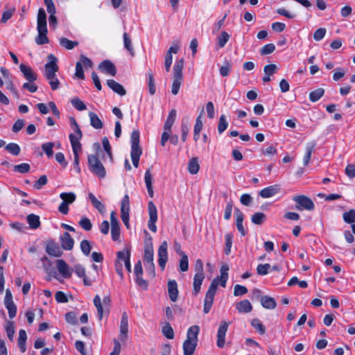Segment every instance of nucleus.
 Here are the masks:
<instances>
[{
  "mask_svg": "<svg viewBox=\"0 0 355 355\" xmlns=\"http://www.w3.org/2000/svg\"><path fill=\"white\" fill-rule=\"evenodd\" d=\"M228 265L226 263L223 264L220 269V275L212 280L204 300L203 311L205 313H208L212 306L218 286L220 285L222 287L226 286V283L228 279Z\"/></svg>",
  "mask_w": 355,
  "mask_h": 355,
  "instance_id": "nucleus-1",
  "label": "nucleus"
},
{
  "mask_svg": "<svg viewBox=\"0 0 355 355\" xmlns=\"http://www.w3.org/2000/svg\"><path fill=\"white\" fill-rule=\"evenodd\" d=\"M48 59L49 62L44 66V76L49 81L51 89L56 90L60 86V81L56 77V72L59 69L57 64L58 59L53 54L49 55Z\"/></svg>",
  "mask_w": 355,
  "mask_h": 355,
  "instance_id": "nucleus-2",
  "label": "nucleus"
},
{
  "mask_svg": "<svg viewBox=\"0 0 355 355\" xmlns=\"http://www.w3.org/2000/svg\"><path fill=\"white\" fill-rule=\"evenodd\" d=\"M37 35L35 37V43L37 45L48 44L49 40L47 37L48 29L46 24V14L44 8H40L38 10L37 17Z\"/></svg>",
  "mask_w": 355,
  "mask_h": 355,
  "instance_id": "nucleus-3",
  "label": "nucleus"
},
{
  "mask_svg": "<svg viewBox=\"0 0 355 355\" xmlns=\"http://www.w3.org/2000/svg\"><path fill=\"white\" fill-rule=\"evenodd\" d=\"M199 327H191L187 331V339L183 343L184 355H193L197 346Z\"/></svg>",
  "mask_w": 355,
  "mask_h": 355,
  "instance_id": "nucleus-4",
  "label": "nucleus"
},
{
  "mask_svg": "<svg viewBox=\"0 0 355 355\" xmlns=\"http://www.w3.org/2000/svg\"><path fill=\"white\" fill-rule=\"evenodd\" d=\"M87 159L90 171L99 178H104L106 175V171L98 158L96 155H89Z\"/></svg>",
  "mask_w": 355,
  "mask_h": 355,
  "instance_id": "nucleus-5",
  "label": "nucleus"
},
{
  "mask_svg": "<svg viewBox=\"0 0 355 355\" xmlns=\"http://www.w3.org/2000/svg\"><path fill=\"white\" fill-rule=\"evenodd\" d=\"M62 202L58 207V211L67 215L69 213V205L72 204L76 199V195L73 192H63L60 194Z\"/></svg>",
  "mask_w": 355,
  "mask_h": 355,
  "instance_id": "nucleus-6",
  "label": "nucleus"
},
{
  "mask_svg": "<svg viewBox=\"0 0 355 355\" xmlns=\"http://www.w3.org/2000/svg\"><path fill=\"white\" fill-rule=\"evenodd\" d=\"M293 200L296 202L295 209L300 211L303 209L311 211L315 207L311 199L304 195L295 196Z\"/></svg>",
  "mask_w": 355,
  "mask_h": 355,
  "instance_id": "nucleus-7",
  "label": "nucleus"
},
{
  "mask_svg": "<svg viewBox=\"0 0 355 355\" xmlns=\"http://www.w3.org/2000/svg\"><path fill=\"white\" fill-rule=\"evenodd\" d=\"M148 211L149 214L148 227L153 232H156L157 227L155 223L157 220V210L155 205L152 201L148 203Z\"/></svg>",
  "mask_w": 355,
  "mask_h": 355,
  "instance_id": "nucleus-8",
  "label": "nucleus"
},
{
  "mask_svg": "<svg viewBox=\"0 0 355 355\" xmlns=\"http://www.w3.org/2000/svg\"><path fill=\"white\" fill-rule=\"evenodd\" d=\"M229 324L225 321H222L217 331V347L223 348L225 344V336L227 331Z\"/></svg>",
  "mask_w": 355,
  "mask_h": 355,
  "instance_id": "nucleus-9",
  "label": "nucleus"
},
{
  "mask_svg": "<svg viewBox=\"0 0 355 355\" xmlns=\"http://www.w3.org/2000/svg\"><path fill=\"white\" fill-rule=\"evenodd\" d=\"M130 248H126L125 251H119L116 254V262H120L121 261H123L125 269L128 272H131L132 271L130 263Z\"/></svg>",
  "mask_w": 355,
  "mask_h": 355,
  "instance_id": "nucleus-10",
  "label": "nucleus"
},
{
  "mask_svg": "<svg viewBox=\"0 0 355 355\" xmlns=\"http://www.w3.org/2000/svg\"><path fill=\"white\" fill-rule=\"evenodd\" d=\"M98 68L102 73L112 76H116L117 72L114 64L110 60H105L100 62L98 66Z\"/></svg>",
  "mask_w": 355,
  "mask_h": 355,
  "instance_id": "nucleus-11",
  "label": "nucleus"
},
{
  "mask_svg": "<svg viewBox=\"0 0 355 355\" xmlns=\"http://www.w3.org/2000/svg\"><path fill=\"white\" fill-rule=\"evenodd\" d=\"M71 125L74 130V133H71L69 136L70 143H80V140L83 137L82 131L76 122V119L73 117H71L70 119Z\"/></svg>",
  "mask_w": 355,
  "mask_h": 355,
  "instance_id": "nucleus-12",
  "label": "nucleus"
},
{
  "mask_svg": "<svg viewBox=\"0 0 355 355\" xmlns=\"http://www.w3.org/2000/svg\"><path fill=\"white\" fill-rule=\"evenodd\" d=\"M168 244L166 241H163L158 249V263L160 268L164 270L168 260Z\"/></svg>",
  "mask_w": 355,
  "mask_h": 355,
  "instance_id": "nucleus-13",
  "label": "nucleus"
},
{
  "mask_svg": "<svg viewBox=\"0 0 355 355\" xmlns=\"http://www.w3.org/2000/svg\"><path fill=\"white\" fill-rule=\"evenodd\" d=\"M153 243L151 242V239H150V242L148 243H146L144 248V265L148 266L149 268H153Z\"/></svg>",
  "mask_w": 355,
  "mask_h": 355,
  "instance_id": "nucleus-14",
  "label": "nucleus"
},
{
  "mask_svg": "<svg viewBox=\"0 0 355 355\" xmlns=\"http://www.w3.org/2000/svg\"><path fill=\"white\" fill-rule=\"evenodd\" d=\"M73 154V166L77 173H80V167L79 166V153L82 152V145L80 143L72 142L71 144Z\"/></svg>",
  "mask_w": 355,
  "mask_h": 355,
  "instance_id": "nucleus-15",
  "label": "nucleus"
},
{
  "mask_svg": "<svg viewBox=\"0 0 355 355\" xmlns=\"http://www.w3.org/2000/svg\"><path fill=\"white\" fill-rule=\"evenodd\" d=\"M56 266L60 274L64 278H69L72 275L73 270L69 268L66 261L63 259H58Z\"/></svg>",
  "mask_w": 355,
  "mask_h": 355,
  "instance_id": "nucleus-16",
  "label": "nucleus"
},
{
  "mask_svg": "<svg viewBox=\"0 0 355 355\" xmlns=\"http://www.w3.org/2000/svg\"><path fill=\"white\" fill-rule=\"evenodd\" d=\"M128 317L126 312H123L120 322V340L124 341L128 338Z\"/></svg>",
  "mask_w": 355,
  "mask_h": 355,
  "instance_id": "nucleus-17",
  "label": "nucleus"
},
{
  "mask_svg": "<svg viewBox=\"0 0 355 355\" xmlns=\"http://www.w3.org/2000/svg\"><path fill=\"white\" fill-rule=\"evenodd\" d=\"M46 252L49 255L55 257H61L62 254V252L58 245L54 241H50L47 243L46 246Z\"/></svg>",
  "mask_w": 355,
  "mask_h": 355,
  "instance_id": "nucleus-18",
  "label": "nucleus"
},
{
  "mask_svg": "<svg viewBox=\"0 0 355 355\" xmlns=\"http://www.w3.org/2000/svg\"><path fill=\"white\" fill-rule=\"evenodd\" d=\"M19 69L24 78L28 82L33 83L37 80V74L35 73L30 67L21 64L19 65Z\"/></svg>",
  "mask_w": 355,
  "mask_h": 355,
  "instance_id": "nucleus-19",
  "label": "nucleus"
},
{
  "mask_svg": "<svg viewBox=\"0 0 355 355\" xmlns=\"http://www.w3.org/2000/svg\"><path fill=\"white\" fill-rule=\"evenodd\" d=\"M62 248L65 250H71L73 248L74 240L68 232H64L60 236Z\"/></svg>",
  "mask_w": 355,
  "mask_h": 355,
  "instance_id": "nucleus-20",
  "label": "nucleus"
},
{
  "mask_svg": "<svg viewBox=\"0 0 355 355\" xmlns=\"http://www.w3.org/2000/svg\"><path fill=\"white\" fill-rule=\"evenodd\" d=\"M279 186L278 184H275L269 186L259 191V196L263 198H268L276 195L279 192Z\"/></svg>",
  "mask_w": 355,
  "mask_h": 355,
  "instance_id": "nucleus-21",
  "label": "nucleus"
},
{
  "mask_svg": "<svg viewBox=\"0 0 355 355\" xmlns=\"http://www.w3.org/2000/svg\"><path fill=\"white\" fill-rule=\"evenodd\" d=\"M168 292L170 300L176 302L178 297V284L175 280H169L168 282Z\"/></svg>",
  "mask_w": 355,
  "mask_h": 355,
  "instance_id": "nucleus-22",
  "label": "nucleus"
},
{
  "mask_svg": "<svg viewBox=\"0 0 355 355\" xmlns=\"http://www.w3.org/2000/svg\"><path fill=\"white\" fill-rule=\"evenodd\" d=\"M107 86L115 93L123 96L126 94V91L122 85L114 80L110 79L107 80Z\"/></svg>",
  "mask_w": 355,
  "mask_h": 355,
  "instance_id": "nucleus-23",
  "label": "nucleus"
},
{
  "mask_svg": "<svg viewBox=\"0 0 355 355\" xmlns=\"http://www.w3.org/2000/svg\"><path fill=\"white\" fill-rule=\"evenodd\" d=\"M73 270L78 277L83 279V283L85 286H91L93 282L86 277L85 269L82 265H75Z\"/></svg>",
  "mask_w": 355,
  "mask_h": 355,
  "instance_id": "nucleus-24",
  "label": "nucleus"
},
{
  "mask_svg": "<svg viewBox=\"0 0 355 355\" xmlns=\"http://www.w3.org/2000/svg\"><path fill=\"white\" fill-rule=\"evenodd\" d=\"M139 131L136 130H133L131 133L130 142H131V151L142 150L139 146Z\"/></svg>",
  "mask_w": 355,
  "mask_h": 355,
  "instance_id": "nucleus-25",
  "label": "nucleus"
},
{
  "mask_svg": "<svg viewBox=\"0 0 355 355\" xmlns=\"http://www.w3.org/2000/svg\"><path fill=\"white\" fill-rule=\"evenodd\" d=\"M144 180L149 196L150 198H153L154 192L153 189V175L150 168H148L145 172Z\"/></svg>",
  "mask_w": 355,
  "mask_h": 355,
  "instance_id": "nucleus-26",
  "label": "nucleus"
},
{
  "mask_svg": "<svg viewBox=\"0 0 355 355\" xmlns=\"http://www.w3.org/2000/svg\"><path fill=\"white\" fill-rule=\"evenodd\" d=\"M260 302L262 306L267 309H274L277 306L275 300L267 295L261 297Z\"/></svg>",
  "mask_w": 355,
  "mask_h": 355,
  "instance_id": "nucleus-27",
  "label": "nucleus"
},
{
  "mask_svg": "<svg viewBox=\"0 0 355 355\" xmlns=\"http://www.w3.org/2000/svg\"><path fill=\"white\" fill-rule=\"evenodd\" d=\"M102 144L106 153V155L103 156V161H105L106 158L107 157L111 162H112V148L110 144L109 139L107 137H104L103 138Z\"/></svg>",
  "mask_w": 355,
  "mask_h": 355,
  "instance_id": "nucleus-28",
  "label": "nucleus"
},
{
  "mask_svg": "<svg viewBox=\"0 0 355 355\" xmlns=\"http://www.w3.org/2000/svg\"><path fill=\"white\" fill-rule=\"evenodd\" d=\"M236 306L239 313H249L252 310V306L248 300L239 302Z\"/></svg>",
  "mask_w": 355,
  "mask_h": 355,
  "instance_id": "nucleus-29",
  "label": "nucleus"
},
{
  "mask_svg": "<svg viewBox=\"0 0 355 355\" xmlns=\"http://www.w3.org/2000/svg\"><path fill=\"white\" fill-rule=\"evenodd\" d=\"M59 43L61 46L67 50H71L79 44L78 42L69 40L67 37H60L59 39Z\"/></svg>",
  "mask_w": 355,
  "mask_h": 355,
  "instance_id": "nucleus-30",
  "label": "nucleus"
},
{
  "mask_svg": "<svg viewBox=\"0 0 355 355\" xmlns=\"http://www.w3.org/2000/svg\"><path fill=\"white\" fill-rule=\"evenodd\" d=\"M88 198L91 201L93 207H95L99 212L103 213L105 211V205L101 202H100L92 193H89L88 194Z\"/></svg>",
  "mask_w": 355,
  "mask_h": 355,
  "instance_id": "nucleus-31",
  "label": "nucleus"
},
{
  "mask_svg": "<svg viewBox=\"0 0 355 355\" xmlns=\"http://www.w3.org/2000/svg\"><path fill=\"white\" fill-rule=\"evenodd\" d=\"M316 144L311 142L307 144L306 147V153L303 158L304 166H307L311 157V154L315 147Z\"/></svg>",
  "mask_w": 355,
  "mask_h": 355,
  "instance_id": "nucleus-32",
  "label": "nucleus"
},
{
  "mask_svg": "<svg viewBox=\"0 0 355 355\" xmlns=\"http://www.w3.org/2000/svg\"><path fill=\"white\" fill-rule=\"evenodd\" d=\"M89 116L90 119V125L95 129H101L103 126L102 121L98 115L94 112H89Z\"/></svg>",
  "mask_w": 355,
  "mask_h": 355,
  "instance_id": "nucleus-33",
  "label": "nucleus"
},
{
  "mask_svg": "<svg viewBox=\"0 0 355 355\" xmlns=\"http://www.w3.org/2000/svg\"><path fill=\"white\" fill-rule=\"evenodd\" d=\"M27 222L31 229L35 230L40 226V217L34 214L27 216Z\"/></svg>",
  "mask_w": 355,
  "mask_h": 355,
  "instance_id": "nucleus-34",
  "label": "nucleus"
},
{
  "mask_svg": "<svg viewBox=\"0 0 355 355\" xmlns=\"http://www.w3.org/2000/svg\"><path fill=\"white\" fill-rule=\"evenodd\" d=\"M176 116V111L175 110H172L167 117V119L164 123V130L171 131V127L175 121Z\"/></svg>",
  "mask_w": 355,
  "mask_h": 355,
  "instance_id": "nucleus-35",
  "label": "nucleus"
},
{
  "mask_svg": "<svg viewBox=\"0 0 355 355\" xmlns=\"http://www.w3.org/2000/svg\"><path fill=\"white\" fill-rule=\"evenodd\" d=\"M232 68V64L228 60H225L223 64L219 69L220 75L223 77L229 76Z\"/></svg>",
  "mask_w": 355,
  "mask_h": 355,
  "instance_id": "nucleus-36",
  "label": "nucleus"
},
{
  "mask_svg": "<svg viewBox=\"0 0 355 355\" xmlns=\"http://www.w3.org/2000/svg\"><path fill=\"white\" fill-rule=\"evenodd\" d=\"M124 48L128 51V52L133 55L134 49L132 44V40L130 35L126 33L123 34Z\"/></svg>",
  "mask_w": 355,
  "mask_h": 355,
  "instance_id": "nucleus-37",
  "label": "nucleus"
},
{
  "mask_svg": "<svg viewBox=\"0 0 355 355\" xmlns=\"http://www.w3.org/2000/svg\"><path fill=\"white\" fill-rule=\"evenodd\" d=\"M230 35L225 32L222 31L220 34L217 37V44L219 48H223L228 40H230Z\"/></svg>",
  "mask_w": 355,
  "mask_h": 355,
  "instance_id": "nucleus-38",
  "label": "nucleus"
},
{
  "mask_svg": "<svg viewBox=\"0 0 355 355\" xmlns=\"http://www.w3.org/2000/svg\"><path fill=\"white\" fill-rule=\"evenodd\" d=\"M146 76L149 94L150 95H154L156 92V87L153 74L151 72H148L147 73Z\"/></svg>",
  "mask_w": 355,
  "mask_h": 355,
  "instance_id": "nucleus-39",
  "label": "nucleus"
},
{
  "mask_svg": "<svg viewBox=\"0 0 355 355\" xmlns=\"http://www.w3.org/2000/svg\"><path fill=\"white\" fill-rule=\"evenodd\" d=\"M251 325L259 334L263 335L266 333V327L259 319L254 318L252 320Z\"/></svg>",
  "mask_w": 355,
  "mask_h": 355,
  "instance_id": "nucleus-40",
  "label": "nucleus"
},
{
  "mask_svg": "<svg viewBox=\"0 0 355 355\" xmlns=\"http://www.w3.org/2000/svg\"><path fill=\"white\" fill-rule=\"evenodd\" d=\"M200 166L198 163V158L193 157L189 162L188 164V171L191 174H196L199 171Z\"/></svg>",
  "mask_w": 355,
  "mask_h": 355,
  "instance_id": "nucleus-41",
  "label": "nucleus"
},
{
  "mask_svg": "<svg viewBox=\"0 0 355 355\" xmlns=\"http://www.w3.org/2000/svg\"><path fill=\"white\" fill-rule=\"evenodd\" d=\"M5 149L15 156L19 155L21 150L19 146L16 143H9L6 146Z\"/></svg>",
  "mask_w": 355,
  "mask_h": 355,
  "instance_id": "nucleus-42",
  "label": "nucleus"
},
{
  "mask_svg": "<svg viewBox=\"0 0 355 355\" xmlns=\"http://www.w3.org/2000/svg\"><path fill=\"white\" fill-rule=\"evenodd\" d=\"M324 94L323 88H318L309 94V99L311 102L318 101Z\"/></svg>",
  "mask_w": 355,
  "mask_h": 355,
  "instance_id": "nucleus-43",
  "label": "nucleus"
},
{
  "mask_svg": "<svg viewBox=\"0 0 355 355\" xmlns=\"http://www.w3.org/2000/svg\"><path fill=\"white\" fill-rule=\"evenodd\" d=\"M266 218V216L263 213L257 212L252 216L251 220L255 225H261L265 222Z\"/></svg>",
  "mask_w": 355,
  "mask_h": 355,
  "instance_id": "nucleus-44",
  "label": "nucleus"
},
{
  "mask_svg": "<svg viewBox=\"0 0 355 355\" xmlns=\"http://www.w3.org/2000/svg\"><path fill=\"white\" fill-rule=\"evenodd\" d=\"M184 65L183 59L177 60L173 67V76L182 77V69Z\"/></svg>",
  "mask_w": 355,
  "mask_h": 355,
  "instance_id": "nucleus-45",
  "label": "nucleus"
},
{
  "mask_svg": "<svg viewBox=\"0 0 355 355\" xmlns=\"http://www.w3.org/2000/svg\"><path fill=\"white\" fill-rule=\"evenodd\" d=\"M182 77L173 76V81L172 83L171 93L174 95L178 94L180 85L182 84Z\"/></svg>",
  "mask_w": 355,
  "mask_h": 355,
  "instance_id": "nucleus-46",
  "label": "nucleus"
},
{
  "mask_svg": "<svg viewBox=\"0 0 355 355\" xmlns=\"http://www.w3.org/2000/svg\"><path fill=\"white\" fill-rule=\"evenodd\" d=\"M228 127V122L226 119V116L222 114L218 121V132L219 134H222Z\"/></svg>",
  "mask_w": 355,
  "mask_h": 355,
  "instance_id": "nucleus-47",
  "label": "nucleus"
},
{
  "mask_svg": "<svg viewBox=\"0 0 355 355\" xmlns=\"http://www.w3.org/2000/svg\"><path fill=\"white\" fill-rule=\"evenodd\" d=\"M343 220L345 223L352 224L355 223V209H350L349 211L343 214Z\"/></svg>",
  "mask_w": 355,
  "mask_h": 355,
  "instance_id": "nucleus-48",
  "label": "nucleus"
},
{
  "mask_svg": "<svg viewBox=\"0 0 355 355\" xmlns=\"http://www.w3.org/2000/svg\"><path fill=\"white\" fill-rule=\"evenodd\" d=\"M72 105L78 111H83L87 109V107L84 102L79 98L76 97L71 100Z\"/></svg>",
  "mask_w": 355,
  "mask_h": 355,
  "instance_id": "nucleus-49",
  "label": "nucleus"
},
{
  "mask_svg": "<svg viewBox=\"0 0 355 355\" xmlns=\"http://www.w3.org/2000/svg\"><path fill=\"white\" fill-rule=\"evenodd\" d=\"M78 225L85 231H90L92 228V223L87 217H82L78 222Z\"/></svg>",
  "mask_w": 355,
  "mask_h": 355,
  "instance_id": "nucleus-50",
  "label": "nucleus"
},
{
  "mask_svg": "<svg viewBox=\"0 0 355 355\" xmlns=\"http://www.w3.org/2000/svg\"><path fill=\"white\" fill-rule=\"evenodd\" d=\"M80 247L82 252L85 255L88 256L90 254V252L92 250V246L90 245V242L88 240H86V239L83 240L80 242Z\"/></svg>",
  "mask_w": 355,
  "mask_h": 355,
  "instance_id": "nucleus-51",
  "label": "nucleus"
},
{
  "mask_svg": "<svg viewBox=\"0 0 355 355\" xmlns=\"http://www.w3.org/2000/svg\"><path fill=\"white\" fill-rule=\"evenodd\" d=\"M31 166L27 163H21L14 166V171L20 173H26L30 171Z\"/></svg>",
  "mask_w": 355,
  "mask_h": 355,
  "instance_id": "nucleus-52",
  "label": "nucleus"
},
{
  "mask_svg": "<svg viewBox=\"0 0 355 355\" xmlns=\"http://www.w3.org/2000/svg\"><path fill=\"white\" fill-rule=\"evenodd\" d=\"M190 126L188 124V120L187 119H183L182 122V135L181 139L183 141H185L187 135L189 132Z\"/></svg>",
  "mask_w": 355,
  "mask_h": 355,
  "instance_id": "nucleus-53",
  "label": "nucleus"
},
{
  "mask_svg": "<svg viewBox=\"0 0 355 355\" xmlns=\"http://www.w3.org/2000/svg\"><path fill=\"white\" fill-rule=\"evenodd\" d=\"M232 238L233 236L232 234L228 233L225 235V253L228 255L231 252V248L232 245Z\"/></svg>",
  "mask_w": 355,
  "mask_h": 355,
  "instance_id": "nucleus-54",
  "label": "nucleus"
},
{
  "mask_svg": "<svg viewBox=\"0 0 355 355\" xmlns=\"http://www.w3.org/2000/svg\"><path fill=\"white\" fill-rule=\"evenodd\" d=\"M270 268L271 266L269 263L259 264L257 267V272L258 275L263 276L268 273Z\"/></svg>",
  "mask_w": 355,
  "mask_h": 355,
  "instance_id": "nucleus-55",
  "label": "nucleus"
},
{
  "mask_svg": "<svg viewBox=\"0 0 355 355\" xmlns=\"http://www.w3.org/2000/svg\"><path fill=\"white\" fill-rule=\"evenodd\" d=\"M54 146V144L53 142H47L44 143L42 145V148L44 150V152L46 153V155L51 157L53 156V148Z\"/></svg>",
  "mask_w": 355,
  "mask_h": 355,
  "instance_id": "nucleus-56",
  "label": "nucleus"
},
{
  "mask_svg": "<svg viewBox=\"0 0 355 355\" xmlns=\"http://www.w3.org/2000/svg\"><path fill=\"white\" fill-rule=\"evenodd\" d=\"M6 331L8 338L10 340H13L14 334H15V327L12 322L8 321L6 325Z\"/></svg>",
  "mask_w": 355,
  "mask_h": 355,
  "instance_id": "nucleus-57",
  "label": "nucleus"
},
{
  "mask_svg": "<svg viewBox=\"0 0 355 355\" xmlns=\"http://www.w3.org/2000/svg\"><path fill=\"white\" fill-rule=\"evenodd\" d=\"M141 154L142 150L131 151L130 153L132 164L135 168H137L139 166V159Z\"/></svg>",
  "mask_w": 355,
  "mask_h": 355,
  "instance_id": "nucleus-58",
  "label": "nucleus"
},
{
  "mask_svg": "<svg viewBox=\"0 0 355 355\" xmlns=\"http://www.w3.org/2000/svg\"><path fill=\"white\" fill-rule=\"evenodd\" d=\"M48 180L45 175L40 177V178L35 182L33 187L37 190H40L42 187L47 184Z\"/></svg>",
  "mask_w": 355,
  "mask_h": 355,
  "instance_id": "nucleus-59",
  "label": "nucleus"
},
{
  "mask_svg": "<svg viewBox=\"0 0 355 355\" xmlns=\"http://www.w3.org/2000/svg\"><path fill=\"white\" fill-rule=\"evenodd\" d=\"M162 333L168 339H173L174 338L173 329L169 324H166L163 327Z\"/></svg>",
  "mask_w": 355,
  "mask_h": 355,
  "instance_id": "nucleus-60",
  "label": "nucleus"
},
{
  "mask_svg": "<svg viewBox=\"0 0 355 355\" xmlns=\"http://www.w3.org/2000/svg\"><path fill=\"white\" fill-rule=\"evenodd\" d=\"M275 50L274 44L270 43L264 45L260 50L261 55H268L272 53Z\"/></svg>",
  "mask_w": 355,
  "mask_h": 355,
  "instance_id": "nucleus-61",
  "label": "nucleus"
},
{
  "mask_svg": "<svg viewBox=\"0 0 355 355\" xmlns=\"http://www.w3.org/2000/svg\"><path fill=\"white\" fill-rule=\"evenodd\" d=\"M75 76L78 79L83 80L85 78L83 67L80 62H77L76 64Z\"/></svg>",
  "mask_w": 355,
  "mask_h": 355,
  "instance_id": "nucleus-62",
  "label": "nucleus"
},
{
  "mask_svg": "<svg viewBox=\"0 0 355 355\" xmlns=\"http://www.w3.org/2000/svg\"><path fill=\"white\" fill-rule=\"evenodd\" d=\"M189 268V262L187 256L183 254L180 260V270L182 272L187 271Z\"/></svg>",
  "mask_w": 355,
  "mask_h": 355,
  "instance_id": "nucleus-63",
  "label": "nucleus"
},
{
  "mask_svg": "<svg viewBox=\"0 0 355 355\" xmlns=\"http://www.w3.org/2000/svg\"><path fill=\"white\" fill-rule=\"evenodd\" d=\"M247 293L248 288L245 286L239 284L235 285L234 288V295L235 296H241L246 294Z\"/></svg>",
  "mask_w": 355,
  "mask_h": 355,
  "instance_id": "nucleus-64",
  "label": "nucleus"
}]
</instances>
